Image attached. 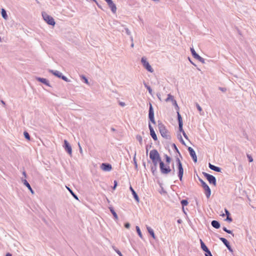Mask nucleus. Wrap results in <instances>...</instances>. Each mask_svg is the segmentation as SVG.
Masks as SVG:
<instances>
[{"label":"nucleus","instance_id":"052dcab7","mask_svg":"<svg viewBox=\"0 0 256 256\" xmlns=\"http://www.w3.org/2000/svg\"><path fill=\"white\" fill-rule=\"evenodd\" d=\"M6 256H12L10 254L8 253L6 254Z\"/></svg>","mask_w":256,"mask_h":256},{"label":"nucleus","instance_id":"a211bd4d","mask_svg":"<svg viewBox=\"0 0 256 256\" xmlns=\"http://www.w3.org/2000/svg\"><path fill=\"white\" fill-rule=\"evenodd\" d=\"M225 212H226V216H227L226 220L228 222H232V218L230 217V213L226 209H225Z\"/></svg>","mask_w":256,"mask_h":256},{"label":"nucleus","instance_id":"6e6552de","mask_svg":"<svg viewBox=\"0 0 256 256\" xmlns=\"http://www.w3.org/2000/svg\"><path fill=\"white\" fill-rule=\"evenodd\" d=\"M108 4L109 8H110L112 12L114 14H116V4L114 3L112 0H105Z\"/></svg>","mask_w":256,"mask_h":256},{"label":"nucleus","instance_id":"0eeeda50","mask_svg":"<svg viewBox=\"0 0 256 256\" xmlns=\"http://www.w3.org/2000/svg\"><path fill=\"white\" fill-rule=\"evenodd\" d=\"M204 175L206 178L210 183L216 185V180L214 176L206 172H203Z\"/></svg>","mask_w":256,"mask_h":256},{"label":"nucleus","instance_id":"20e7f679","mask_svg":"<svg viewBox=\"0 0 256 256\" xmlns=\"http://www.w3.org/2000/svg\"><path fill=\"white\" fill-rule=\"evenodd\" d=\"M150 158L152 160H160V158L158 151L156 150H151L150 152Z\"/></svg>","mask_w":256,"mask_h":256},{"label":"nucleus","instance_id":"2eb2a0df","mask_svg":"<svg viewBox=\"0 0 256 256\" xmlns=\"http://www.w3.org/2000/svg\"><path fill=\"white\" fill-rule=\"evenodd\" d=\"M209 168L212 170H214L216 172H221V168H218V167H217V166H216L212 164H209Z\"/></svg>","mask_w":256,"mask_h":256},{"label":"nucleus","instance_id":"de8ad7c7","mask_svg":"<svg viewBox=\"0 0 256 256\" xmlns=\"http://www.w3.org/2000/svg\"><path fill=\"white\" fill-rule=\"evenodd\" d=\"M117 185H118L117 182H116V180H114V187H113V189H114V190H115V189H116V187Z\"/></svg>","mask_w":256,"mask_h":256},{"label":"nucleus","instance_id":"864d4df0","mask_svg":"<svg viewBox=\"0 0 256 256\" xmlns=\"http://www.w3.org/2000/svg\"><path fill=\"white\" fill-rule=\"evenodd\" d=\"M156 95H157V96H158V98L159 99V100L160 101H161L162 100V98H161V96H160V94L158 93V94H157Z\"/></svg>","mask_w":256,"mask_h":256},{"label":"nucleus","instance_id":"f03ea898","mask_svg":"<svg viewBox=\"0 0 256 256\" xmlns=\"http://www.w3.org/2000/svg\"><path fill=\"white\" fill-rule=\"evenodd\" d=\"M141 62L143 66L148 72H154L153 68L150 64L149 62L147 60L146 58L144 57H142L141 59Z\"/></svg>","mask_w":256,"mask_h":256},{"label":"nucleus","instance_id":"dca6fc26","mask_svg":"<svg viewBox=\"0 0 256 256\" xmlns=\"http://www.w3.org/2000/svg\"><path fill=\"white\" fill-rule=\"evenodd\" d=\"M220 240L224 242V244L228 248L232 251V250L230 248V246L229 244V243L228 242V240L224 238H220Z\"/></svg>","mask_w":256,"mask_h":256},{"label":"nucleus","instance_id":"423d86ee","mask_svg":"<svg viewBox=\"0 0 256 256\" xmlns=\"http://www.w3.org/2000/svg\"><path fill=\"white\" fill-rule=\"evenodd\" d=\"M178 164V176L180 178V180L182 181V176L184 174V170L182 166V164L180 162L179 159H178L177 160Z\"/></svg>","mask_w":256,"mask_h":256},{"label":"nucleus","instance_id":"e2e57ef3","mask_svg":"<svg viewBox=\"0 0 256 256\" xmlns=\"http://www.w3.org/2000/svg\"><path fill=\"white\" fill-rule=\"evenodd\" d=\"M220 216H225V214H220Z\"/></svg>","mask_w":256,"mask_h":256},{"label":"nucleus","instance_id":"37998d69","mask_svg":"<svg viewBox=\"0 0 256 256\" xmlns=\"http://www.w3.org/2000/svg\"><path fill=\"white\" fill-rule=\"evenodd\" d=\"M247 157H248L250 162H253V158H252V156H251L248 154L247 155Z\"/></svg>","mask_w":256,"mask_h":256},{"label":"nucleus","instance_id":"bb28decb","mask_svg":"<svg viewBox=\"0 0 256 256\" xmlns=\"http://www.w3.org/2000/svg\"><path fill=\"white\" fill-rule=\"evenodd\" d=\"M80 79L81 80H83L86 84L89 85L90 83L88 80V78L84 76H80Z\"/></svg>","mask_w":256,"mask_h":256},{"label":"nucleus","instance_id":"13d9d810","mask_svg":"<svg viewBox=\"0 0 256 256\" xmlns=\"http://www.w3.org/2000/svg\"><path fill=\"white\" fill-rule=\"evenodd\" d=\"M120 104L121 106H125V105H126V104H125V103H124V102H120Z\"/></svg>","mask_w":256,"mask_h":256},{"label":"nucleus","instance_id":"e433bc0d","mask_svg":"<svg viewBox=\"0 0 256 256\" xmlns=\"http://www.w3.org/2000/svg\"><path fill=\"white\" fill-rule=\"evenodd\" d=\"M181 204L183 206H186L188 204V202L186 200H182Z\"/></svg>","mask_w":256,"mask_h":256},{"label":"nucleus","instance_id":"4d7b16f0","mask_svg":"<svg viewBox=\"0 0 256 256\" xmlns=\"http://www.w3.org/2000/svg\"><path fill=\"white\" fill-rule=\"evenodd\" d=\"M78 146H79V148H80V152L81 154L82 153V148H81L80 144H78Z\"/></svg>","mask_w":256,"mask_h":256},{"label":"nucleus","instance_id":"c85d7f7f","mask_svg":"<svg viewBox=\"0 0 256 256\" xmlns=\"http://www.w3.org/2000/svg\"><path fill=\"white\" fill-rule=\"evenodd\" d=\"M136 232H138V236H140V238H142V232H141V231H140V228H139L138 226H136Z\"/></svg>","mask_w":256,"mask_h":256},{"label":"nucleus","instance_id":"ea45409f","mask_svg":"<svg viewBox=\"0 0 256 256\" xmlns=\"http://www.w3.org/2000/svg\"><path fill=\"white\" fill-rule=\"evenodd\" d=\"M196 60H198L199 61H200V62H202L203 64H204L205 62L204 60L200 56H199Z\"/></svg>","mask_w":256,"mask_h":256},{"label":"nucleus","instance_id":"4be33fe9","mask_svg":"<svg viewBox=\"0 0 256 256\" xmlns=\"http://www.w3.org/2000/svg\"><path fill=\"white\" fill-rule=\"evenodd\" d=\"M200 245H201V248L204 251H208V248L206 247V246L205 245V244L204 243V242L202 241V240H200Z\"/></svg>","mask_w":256,"mask_h":256},{"label":"nucleus","instance_id":"bf43d9fd","mask_svg":"<svg viewBox=\"0 0 256 256\" xmlns=\"http://www.w3.org/2000/svg\"><path fill=\"white\" fill-rule=\"evenodd\" d=\"M178 223H181V222H182V220H178Z\"/></svg>","mask_w":256,"mask_h":256},{"label":"nucleus","instance_id":"c03bdc74","mask_svg":"<svg viewBox=\"0 0 256 256\" xmlns=\"http://www.w3.org/2000/svg\"><path fill=\"white\" fill-rule=\"evenodd\" d=\"M223 230L224 231H225L228 234H232V232L231 230H227L226 228L225 227L223 228Z\"/></svg>","mask_w":256,"mask_h":256},{"label":"nucleus","instance_id":"a878e982","mask_svg":"<svg viewBox=\"0 0 256 256\" xmlns=\"http://www.w3.org/2000/svg\"><path fill=\"white\" fill-rule=\"evenodd\" d=\"M150 135H151L152 137V138L154 140H156L158 138H157V136H156L154 130H151V132H150Z\"/></svg>","mask_w":256,"mask_h":256},{"label":"nucleus","instance_id":"c9c22d12","mask_svg":"<svg viewBox=\"0 0 256 256\" xmlns=\"http://www.w3.org/2000/svg\"><path fill=\"white\" fill-rule=\"evenodd\" d=\"M24 136H25V138L28 140H30V135L29 134H28V132H24Z\"/></svg>","mask_w":256,"mask_h":256},{"label":"nucleus","instance_id":"6e6d98bb","mask_svg":"<svg viewBox=\"0 0 256 256\" xmlns=\"http://www.w3.org/2000/svg\"><path fill=\"white\" fill-rule=\"evenodd\" d=\"M148 127L150 130V132H151V130H154L153 128H152V126L150 124H149Z\"/></svg>","mask_w":256,"mask_h":256},{"label":"nucleus","instance_id":"79ce46f5","mask_svg":"<svg viewBox=\"0 0 256 256\" xmlns=\"http://www.w3.org/2000/svg\"><path fill=\"white\" fill-rule=\"evenodd\" d=\"M205 252H206V254H205V256H212V254L208 250V251H205Z\"/></svg>","mask_w":256,"mask_h":256},{"label":"nucleus","instance_id":"680f3d73","mask_svg":"<svg viewBox=\"0 0 256 256\" xmlns=\"http://www.w3.org/2000/svg\"><path fill=\"white\" fill-rule=\"evenodd\" d=\"M23 174L26 176V172H23Z\"/></svg>","mask_w":256,"mask_h":256},{"label":"nucleus","instance_id":"f257e3e1","mask_svg":"<svg viewBox=\"0 0 256 256\" xmlns=\"http://www.w3.org/2000/svg\"><path fill=\"white\" fill-rule=\"evenodd\" d=\"M42 16L44 20V21L48 24L52 25V26H54L55 24V22L54 19L51 16H49L47 13L46 12H43L42 13Z\"/></svg>","mask_w":256,"mask_h":256},{"label":"nucleus","instance_id":"3c124183","mask_svg":"<svg viewBox=\"0 0 256 256\" xmlns=\"http://www.w3.org/2000/svg\"><path fill=\"white\" fill-rule=\"evenodd\" d=\"M124 226L126 228H129L130 225L129 223L128 222V223H126Z\"/></svg>","mask_w":256,"mask_h":256},{"label":"nucleus","instance_id":"58836bf2","mask_svg":"<svg viewBox=\"0 0 256 256\" xmlns=\"http://www.w3.org/2000/svg\"><path fill=\"white\" fill-rule=\"evenodd\" d=\"M178 139L180 140V142H182L184 144L186 145V144H185V143H184V140H183V139H182V136H181L180 134L178 135Z\"/></svg>","mask_w":256,"mask_h":256},{"label":"nucleus","instance_id":"9d476101","mask_svg":"<svg viewBox=\"0 0 256 256\" xmlns=\"http://www.w3.org/2000/svg\"><path fill=\"white\" fill-rule=\"evenodd\" d=\"M100 168L102 170L105 172H110L112 170V166L110 164L103 163L100 166Z\"/></svg>","mask_w":256,"mask_h":256},{"label":"nucleus","instance_id":"5701e85b","mask_svg":"<svg viewBox=\"0 0 256 256\" xmlns=\"http://www.w3.org/2000/svg\"><path fill=\"white\" fill-rule=\"evenodd\" d=\"M1 13H2V18L4 20H7L8 19V16H7L6 11L4 9V8L2 9Z\"/></svg>","mask_w":256,"mask_h":256},{"label":"nucleus","instance_id":"8fccbe9b","mask_svg":"<svg viewBox=\"0 0 256 256\" xmlns=\"http://www.w3.org/2000/svg\"><path fill=\"white\" fill-rule=\"evenodd\" d=\"M116 252L120 256H123L122 254L119 250H116Z\"/></svg>","mask_w":256,"mask_h":256},{"label":"nucleus","instance_id":"c756f323","mask_svg":"<svg viewBox=\"0 0 256 256\" xmlns=\"http://www.w3.org/2000/svg\"><path fill=\"white\" fill-rule=\"evenodd\" d=\"M136 153L134 154V166H135V168L136 169H138V164H137V162H136Z\"/></svg>","mask_w":256,"mask_h":256},{"label":"nucleus","instance_id":"5fc2aeb1","mask_svg":"<svg viewBox=\"0 0 256 256\" xmlns=\"http://www.w3.org/2000/svg\"><path fill=\"white\" fill-rule=\"evenodd\" d=\"M160 132L162 134V136H166V134L164 133V132L162 130H160Z\"/></svg>","mask_w":256,"mask_h":256},{"label":"nucleus","instance_id":"aec40b11","mask_svg":"<svg viewBox=\"0 0 256 256\" xmlns=\"http://www.w3.org/2000/svg\"><path fill=\"white\" fill-rule=\"evenodd\" d=\"M24 184L30 190V191L31 192L32 194H34V192L33 190H32L30 184L26 181V180H24Z\"/></svg>","mask_w":256,"mask_h":256},{"label":"nucleus","instance_id":"69168bd1","mask_svg":"<svg viewBox=\"0 0 256 256\" xmlns=\"http://www.w3.org/2000/svg\"><path fill=\"white\" fill-rule=\"evenodd\" d=\"M154 170H153V168H152V172L153 173H154Z\"/></svg>","mask_w":256,"mask_h":256},{"label":"nucleus","instance_id":"4c0bfd02","mask_svg":"<svg viewBox=\"0 0 256 256\" xmlns=\"http://www.w3.org/2000/svg\"><path fill=\"white\" fill-rule=\"evenodd\" d=\"M152 162H153V163H154V164L155 166H156L157 165L158 162L160 163V162H162L161 160V159H160V160H152Z\"/></svg>","mask_w":256,"mask_h":256},{"label":"nucleus","instance_id":"7ed1b4c3","mask_svg":"<svg viewBox=\"0 0 256 256\" xmlns=\"http://www.w3.org/2000/svg\"><path fill=\"white\" fill-rule=\"evenodd\" d=\"M160 166L162 174H168L171 171L170 166H168L164 165V163L162 162H160Z\"/></svg>","mask_w":256,"mask_h":256},{"label":"nucleus","instance_id":"cd10ccee","mask_svg":"<svg viewBox=\"0 0 256 256\" xmlns=\"http://www.w3.org/2000/svg\"><path fill=\"white\" fill-rule=\"evenodd\" d=\"M66 188L70 191L72 196L77 200H78V196L73 192L68 186H66Z\"/></svg>","mask_w":256,"mask_h":256},{"label":"nucleus","instance_id":"473e14b6","mask_svg":"<svg viewBox=\"0 0 256 256\" xmlns=\"http://www.w3.org/2000/svg\"><path fill=\"white\" fill-rule=\"evenodd\" d=\"M38 80L41 82H42L45 84H47V80L46 78H38Z\"/></svg>","mask_w":256,"mask_h":256},{"label":"nucleus","instance_id":"a18cd8bd","mask_svg":"<svg viewBox=\"0 0 256 256\" xmlns=\"http://www.w3.org/2000/svg\"><path fill=\"white\" fill-rule=\"evenodd\" d=\"M166 162L168 163H170V158L169 156H168L167 155L166 156Z\"/></svg>","mask_w":256,"mask_h":256},{"label":"nucleus","instance_id":"72a5a7b5","mask_svg":"<svg viewBox=\"0 0 256 256\" xmlns=\"http://www.w3.org/2000/svg\"><path fill=\"white\" fill-rule=\"evenodd\" d=\"M179 125V130L180 132H184L182 128V122L178 123Z\"/></svg>","mask_w":256,"mask_h":256},{"label":"nucleus","instance_id":"f704fd0d","mask_svg":"<svg viewBox=\"0 0 256 256\" xmlns=\"http://www.w3.org/2000/svg\"><path fill=\"white\" fill-rule=\"evenodd\" d=\"M177 113H178V123H180V122H182V118L179 112H178Z\"/></svg>","mask_w":256,"mask_h":256},{"label":"nucleus","instance_id":"39448f33","mask_svg":"<svg viewBox=\"0 0 256 256\" xmlns=\"http://www.w3.org/2000/svg\"><path fill=\"white\" fill-rule=\"evenodd\" d=\"M166 102H170L172 103V105H174L175 107H176V108L178 110L179 108L178 106V105L176 103V100L174 99V96H172L171 94H168V98H167L166 100Z\"/></svg>","mask_w":256,"mask_h":256},{"label":"nucleus","instance_id":"a19ab883","mask_svg":"<svg viewBox=\"0 0 256 256\" xmlns=\"http://www.w3.org/2000/svg\"><path fill=\"white\" fill-rule=\"evenodd\" d=\"M210 194H211V191H210V189L209 190H206V196L207 198H209Z\"/></svg>","mask_w":256,"mask_h":256},{"label":"nucleus","instance_id":"7c9ffc66","mask_svg":"<svg viewBox=\"0 0 256 256\" xmlns=\"http://www.w3.org/2000/svg\"><path fill=\"white\" fill-rule=\"evenodd\" d=\"M136 138L140 142V143L142 144V136L140 135H137L136 136Z\"/></svg>","mask_w":256,"mask_h":256},{"label":"nucleus","instance_id":"49530a36","mask_svg":"<svg viewBox=\"0 0 256 256\" xmlns=\"http://www.w3.org/2000/svg\"><path fill=\"white\" fill-rule=\"evenodd\" d=\"M196 107H197V108L199 112H202V108L198 104H196Z\"/></svg>","mask_w":256,"mask_h":256},{"label":"nucleus","instance_id":"09e8293b","mask_svg":"<svg viewBox=\"0 0 256 256\" xmlns=\"http://www.w3.org/2000/svg\"><path fill=\"white\" fill-rule=\"evenodd\" d=\"M126 32L128 35H130V32L128 28H126Z\"/></svg>","mask_w":256,"mask_h":256},{"label":"nucleus","instance_id":"b1692460","mask_svg":"<svg viewBox=\"0 0 256 256\" xmlns=\"http://www.w3.org/2000/svg\"><path fill=\"white\" fill-rule=\"evenodd\" d=\"M109 208L110 210V211L112 213V215L114 216V217L115 218V220H118V216L117 214H116V212L114 210L113 208Z\"/></svg>","mask_w":256,"mask_h":256},{"label":"nucleus","instance_id":"6ab92c4d","mask_svg":"<svg viewBox=\"0 0 256 256\" xmlns=\"http://www.w3.org/2000/svg\"><path fill=\"white\" fill-rule=\"evenodd\" d=\"M212 226L216 228H220V224L216 220H212Z\"/></svg>","mask_w":256,"mask_h":256},{"label":"nucleus","instance_id":"603ef678","mask_svg":"<svg viewBox=\"0 0 256 256\" xmlns=\"http://www.w3.org/2000/svg\"><path fill=\"white\" fill-rule=\"evenodd\" d=\"M182 133V134H183V136H184V137L186 139L188 140V137L187 135L185 133V132H183Z\"/></svg>","mask_w":256,"mask_h":256},{"label":"nucleus","instance_id":"9b49d317","mask_svg":"<svg viewBox=\"0 0 256 256\" xmlns=\"http://www.w3.org/2000/svg\"><path fill=\"white\" fill-rule=\"evenodd\" d=\"M65 151H66L70 157L72 156V148L71 146L65 140Z\"/></svg>","mask_w":256,"mask_h":256},{"label":"nucleus","instance_id":"393cba45","mask_svg":"<svg viewBox=\"0 0 256 256\" xmlns=\"http://www.w3.org/2000/svg\"><path fill=\"white\" fill-rule=\"evenodd\" d=\"M190 50L193 56L195 58L197 59L200 56L196 53V52H195L193 48H191Z\"/></svg>","mask_w":256,"mask_h":256},{"label":"nucleus","instance_id":"f3484780","mask_svg":"<svg viewBox=\"0 0 256 256\" xmlns=\"http://www.w3.org/2000/svg\"><path fill=\"white\" fill-rule=\"evenodd\" d=\"M146 229L149 232V234L151 235V236L154 238H156V236L154 233L153 230L150 226H146Z\"/></svg>","mask_w":256,"mask_h":256},{"label":"nucleus","instance_id":"4468645a","mask_svg":"<svg viewBox=\"0 0 256 256\" xmlns=\"http://www.w3.org/2000/svg\"><path fill=\"white\" fill-rule=\"evenodd\" d=\"M130 191L132 192V194L135 200L137 202H139L140 199H139V198H138V194L132 188V186H130Z\"/></svg>","mask_w":256,"mask_h":256},{"label":"nucleus","instance_id":"2f4dec72","mask_svg":"<svg viewBox=\"0 0 256 256\" xmlns=\"http://www.w3.org/2000/svg\"><path fill=\"white\" fill-rule=\"evenodd\" d=\"M144 86L146 88L148 89V92L150 94H152V88H150V86H148L146 84H144Z\"/></svg>","mask_w":256,"mask_h":256},{"label":"nucleus","instance_id":"1a4fd4ad","mask_svg":"<svg viewBox=\"0 0 256 256\" xmlns=\"http://www.w3.org/2000/svg\"><path fill=\"white\" fill-rule=\"evenodd\" d=\"M149 118L150 121L155 124L154 118V112L152 106V105L150 104V110H149V114H148Z\"/></svg>","mask_w":256,"mask_h":256},{"label":"nucleus","instance_id":"0e129e2a","mask_svg":"<svg viewBox=\"0 0 256 256\" xmlns=\"http://www.w3.org/2000/svg\"><path fill=\"white\" fill-rule=\"evenodd\" d=\"M220 90H221L222 91H223V92H224V91L225 90H224V88H220Z\"/></svg>","mask_w":256,"mask_h":256},{"label":"nucleus","instance_id":"ddd939ff","mask_svg":"<svg viewBox=\"0 0 256 256\" xmlns=\"http://www.w3.org/2000/svg\"><path fill=\"white\" fill-rule=\"evenodd\" d=\"M50 72H52L53 74L56 76L58 78H60L62 80H64V76L62 74L61 72H60L56 70H50Z\"/></svg>","mask_w":256,"mask_h":256},{"label":"nucleus","instance_id":"412c9836","mask_svg":"<svg viewBox=\"0 0 256 256\" xmlns=\"http://www.w3.org/2000/svg\"><path fill=\"white\" fill-rule=\"evenodd\" d=\"M200 180V182H201V183L202 184V187L204 188V190L206 191L207 190H209L210 189L209 186L206 184L205 182H204L202 180Z\"/></svg>","mask_w":256,"mask_h":256},{"label":"nucleus","instance_id":"f8f14e48","mask_svg":"<svg viewBox=\"0 0 256 256\" xmlns=\"http://www.w3.org/2000/svg\"><path fill=\"white\" fill-rule=\"evenodd\" d=\"M190 156L192 157L194 161L196 162H197V157L194 150L190 147L188 148Z\"/></svg>","mask_w":256,"mask_h":256}]
</instances>
